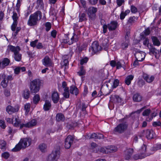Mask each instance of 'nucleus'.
<instances>
[{
    "label": "nucleus",
    "mask_w": 161,
    "mask_h": 161,
    "mask_svg": "<svg viewBox=\"0 0 161 161\" xmlns=\"http://www.w3.org/2000/svg\"><path fill=\"white\" fill-rule=\"evenodd\" d=\"M30 105L29 103L26 104L25 105L24 108L26 110L25 113H26L27 114L28 113L30 110Z\"/></svg>",
    "instance_id": "bf43d9fd"
},
{
    "label": "nucleus",
    "mask_w": 161,
    "mask_h": 161,
    "mask_svg": "<svg viewBox=\"0 0 161 161\" xmlns=\"http://www.w3.org/2000/svg\"><path fill=\"white\" fill-rule=\"evenodd\" d=\"M16 132V130H13L10 127H8V133L10 135H13Z\"/></svg>",
    "instance_id": "6e6d98bb"
},
{
    "label": "nucleus",
    "mask_w": 161,
    "mask_h": 161,
    "mask_svg": "<svg viewBox=\"0 0 161 161\" xmlns=\"http://www.w3.org/2000/svg\"><path fill=\"white\" fill-rule=\"evenodd\" d=\"M142 99V97L139 93H136L133 96V99L135 102H139Z\"/></svg>",
    "instance_id": "c756f323"
},
{
    "label": "nucleus",
    "mask_w": 161,
    "mask_h": 161,
    "mask_svg": "<svg viewBox=\"0 0 161 161\" xmlns=\"http://www.w3.org/2000/svg\"><path fill=\"white\" fill-rule=\"evenodd\" d=\"M143 78L147 82L150 83L153 81L155 79V77L154 75H151L144 74L143 75Z\"/></svg>",
    "instance_id": "a211bd4d"
},
{
    "label": "nucleus",
    "mask_w": 161,
    "mask_h": 161,
    "mask_svg": "<svg viewBox=\"0 0 161 161\" xmlns=\"http://www.w3.org/2000/svg\"><path fill=\"white\" fill-rule=\"evenodd\" d=\"M31 139L29 138L21 139L19 143L12 149V151L16 152L20 151L22 148L25 149L30 145L31 144Z\"/></svg>",
    "instance_id": "f257e3e1"
},
{
    "label": "nucleus",
    "mask_w": 161,
    "mask_h": 161,
    "mask_svg": "<svg viewBox=\"0 0 161 161\" xmlns=\"http://www.w3.org/2000/svg\"><path fill=\"white\" fill-rule=\"evenodd\" d=\"M47 147L46 144L44 143L40 144L39 146V149L42 152H44L46 151Z\"/></svg>",
    "instance_id": "37998d69"
},
{
    "label": "nucleus",
    "mask_w": 161,
    "mask_h": 161,
    "mask_svg": "<svg viewBox=\"0 0 161 161\" xmlns=\"http://www.w3.org/2000/svg\"><path fill=\"white\" fill-rule=\"evenodd\" d=\"M141 39L142 40L143 39L144 40L143 42V44L144 45L148 47V46H149V45L152 44L149 43V39L147 38H145L143 34L141 33Z\"/></svg>",
    "instance_id": "7c9ffc66"
},
{
    "label": "nucleus",
    "mask_w": 161,
    "mask_h": 161,
    "mask_svg": "<svg viewBox=\"0 0 161 161\" xmlns=\"http://www.w3.org/2000/svg\"><path fill=\"white\" fill-rule=\"evenodd\" d=\"M153 125L154 127L160 126L161 123L159 121H155L153 123Z\"/></svg>",
    "instance_id": "338daca9"
},
{
    "label": "nucleus",
    "mask_w": 161,
    "mask_h": 161,
    "mask_svg": "<svg viewBox=\"0 0 161 161\" xmlns=\"http://www.w3.org/2000/svg\"><path fill=\"white\" fill-rule=\"evenodd\" d=\"M87 14L89 18L92 20H94L96 18V14L87 13Z\"/></svg>",
    "instance_id": "4d7b16f0"
},
{
    "label": "nucleus",
    "mask_w": 161,
    "mask_h": 161,
    "mask_svg": "<svg viewBox=\"0 0 161 161\" xmlns=\"http://www.w3.org/2000/svg\"><path fill=\"white\" fill-rule=\"evenodd\" d=\"M104 138V136L103 134H101L98 133L96 134L95 133H93L91 135L90 137V138H94L96 139H101Z\"/></svg>",
    "instance_id": "bb28decb"
},
{
    "label": "nucleus",
    "mask_w": 161,
    "mask_h": 161,
    "mask_svg": "<svg viewBox=\"0 0 161 161\" xmlns=\"http://www.w3.org/2000/svg\"><path fill=\"white\" fill-rule=\"evenodd\" d=\"M130 10L133 13H135L137 11V9L135 6L132 5L131 6Z\"/></svg>",
    "instance_id": "052dcab7"
},
{
    "label": "nucleus",
    "mask_w": 161,
    "mask_h": 161,
    "mask_svg": "<svg viewBox=\"0 0 161 161\" xmlns=\"http://www.w3.org/2000/svg\"><path fill=\"white\" fill-rule=\"evenodd\" d=\"M18 21H13V23L11 26V30L12 31H14L17 25Z\"/></svg>",
    "instance_id": "5fc2aeb1"
},
{
    "label": "nucleus",
    "mask_w": 161,
    "mask_h": 161,
    "mask_svg": "<svg viewBox=\"0 0 161 161\" xmlns=\"http://www.w3.org/2000/svg\"><path fill=\"white\" fill-rule=\"evenodd\" d=\"M128 126L126 122L120 123L115 128L114 131L119 133H122L127 129Z\"/></svg>",
    "instance_id": "0eeeda50"
},
{
    "label": "nucleus",
    "mask_w": 161,
    "mask_h": 161,
    "mask_svg": "<svg viewBox=\"0 0 161 161\" xmlns=\"http://www.w3.org/2000/svg\"><path fill=\"white\" fill-rule=\"evenodd\" d=\"M148 48L149 49L150 53L154 54L159 53V51L152 44L149 46H148Z\"/></svg>",
    "instance_id": "a878e982"
},
{
    "label": "nucleus",
    "mask_w": 161,
    "mask_h": 161,
    "mask_svg": "<svg viewBox=\"0 0 161 161\" xmlns=\"http://www.w3.org/2000/svg\"><path fill=\"white\" fill-rule=\"evenodd\" d=\"M133 152V150L132 148H129L126 150L125 153L124 158L126 160L129 159L132 156Z\"/></svg>",
    "instance_id": "aec40b11"
},
{
    "label": "nucleus",
    "mask_w": 161,
    "mask_h": 161,
    "mask_svg": "<svg viewBox=\"0 0 161 161\" xmlns=\"http://www.w3.org/2000/svg\"><path fill=\"white\" fill-rule=\"evenodd\" d=\"M42 81L39 79H37L33 80L30 83L29 88L32 93H36L38 92L42 84Z\"/></svg>",
    "instance_id": "7ed1b4c3"
},
{
    "label": "nucleus",
    "mask_w": 161,
    "mask_h": 161,
    "mask_svg": "<svg viewBox=\"0 0 161 161\" xmlns=\"http://www.w3.org/2000/svg\"><path fill=\"white\" fill-rule=\"evenodd\" d=\"M52 99L54 103H57L59 99V96L58 93L57 91L53 92L52 94Z\"/></svg>",
    "instance_id": "6ab92c4d"
},
{
    "label": "nucleus",
    "mask_w": 161,
    "mask_h": 161,
    "mask_svg": "<svg viewBox=\"0 0 161 161\" xmlns=\"http://www.w3.org/2000/svg\"><path fill=\"white\" fill-rule=\"evenodd\" d=\"M58 12V10L54 8H51L49 11L50 15L56 17Z\"/></svg>",
    "instance_id": "4c0bfd02"
},
{
    "label": "nucleus",
    "mask_w": 161,
    "mask_h": 161,
    "mask_svg": "<svg viewBox=\"0 0 161 161\" xmlns=\"http://www.w3.org/2000/svg\"><path fill=\"white\" fill-rule=\"evenodd\" d=\"M157 114V113L156 112H155L154 111L150 115V117H148L147 118V120H148V119H149L148 120L149 121H150L153 119V117H154L156 116Z\"/></svg>",
    "instance_id": "603ef678"
},
{
    "label": "nucleus",
    "mask_w": 161,
    "mask_h": 161,
    "mask_svg": "<svg viewBox=\"0 0 161 161\" xmlns=\"http://www.w3.org/2000/svg\"><path fill=\"white\" fill-rule=\"evenodd\" d=\"M138 85L140 87H142L145 84V82L142 80H139L138 82Z\"/></svg>",
    "instance_id": "e2e57ef3"
},
{
    "label": "nucleus",
    "mask_w": 161,
    "mask_h": 161,
    "mask_svg": "<svg viewBox=\"0 0 161 161\" xmlns=\"http://www.w3.org/2000/svg\"><path fill=\"white\" fill-rule=\"evenodd\" d=\"M56 119L58 121H64V120L65 118L64 115L62 113H58L56 115Z\"/></svg>",
    "instance_id": "e433bc0d"
},
{
    "label": "nucleus",
    "mask_w": 161,
    "mask_h": 161,
    "mask_svg": "<svg viewBox=\"0 0 161 161\" xmlns=\"http://www.w3.org/2000/svg\"><path fill=\"white\" fill-rule=\"evenodd\" d=\"M19 110V107L18 105L14 107L11 105H8L6 108V112L9 114H11L13 113L17 112Z\"/></svg>",
    "instance_id": "f8f14e48"
},
{
    "label": "nucleus",
    "mask_w": 161,
    "mask_h": 161,
    "mask_svg": "<svg viewBox=\"0 0 161 161\" xmlns=\"http://www.w3.org/2000/svg\"><path fill=\"white\" fill-rule=\"evenodd\" d=\"M38 41V40H36L34 41L31 42L30 43V45L32 47H35L36 46V44Z\"/></svg>",
    "instance_id": "680f3d73"
},
{
    "label": "nucleus",
    "mask_w": 161,
    "mask_h": 161,
    "mask_svg": "<svg viewBox=\"0 0 161 161\" xmlns=\"http://www.w3.org/2000/svg\"><path fill=\"white\" fill-rule=\"evenodd\" d=\"M13 120H14V122L13 123V125L16 127H20V125L22 124H21V121L19 119V117L18 116H15Z\"/></svg>",
    "instance_id": "5701e85b"
},
{
    "label": "nucleus",
    "mask_w": 161,
    "mask_h": 161,
    "mask_svg": "<svg viewBox=\"0 0 161 161\" xmlns=\"http://www.w3.org/2000/svg\"><path fill=\"white\" fill-rule=\"evenodd\" d=\"M70 92L71 94L77 95L78 94V89L74 86H71Z\"/></svg>",
    "instance_id": "f704fd0d"
},
{
    "label": "nucleus",
    "mask_w": 161,
    "mask_h": 161,
    "mask_svg": "<svg viewBox=\"0 0 161 161\" xmlns=\"http://www.w3.org/2000/svg\"><path fill=\"white\" fill-rule=\"evenodd\" d=\"M128 44L127 42H124L122 44V47L123 49H125L128 47Z\"/></svg>",
    "instance_id": "774afa93"
},
{
    "label": "nucleus",
    "mask_w": 161,
    "mask_h": 161,
    "mask_svg": "<svg viewBox=\"0 0 161 161\" xmlns=\"http://www.w3.org/2000/svg\"><path fill=\"white\" fill-rule=\"evenodd\" d=\"M43 64L46 67H49L52 65V61L49 57L46 56L42 60Z\"/></svg>",
    "instance_id": "f3484780"
},
{
    "label": "nucleus",
    "mask_w": 161,
    "mask_h": 161,
    "mask_svg": "<svg viewBox=\"0 0 161 161\" xmlns=\"http://www.w3.org/2000/svg\"><path fill=\"white\" fill-rule=\"evenodd\" d=\"M107 150V153H113L117 151V147L114 146H108L106 148Z\"/></svg>",
    "instance_id": "473e14b6"
},
{
    "label": "nucleus",
    "mask_w": 161,
    "mask_h": 161,
    "mask_svg": "<svg viewBox=\"0 0 161 161\" xmlns=\"http://www.w3.org/2000/svg\"><path fill=\"white\" fill-rule=\"evenodd\" d=\"M40 98L38 94L35 95L33 97V103L35 104H37L40 100Z\"/></svg>",
    "instance_id": "ea45409f"
},
{
    "label": "nucleus",
    "mask_w": 161,
    "mask_h": 161,
    "mask_svg": "<svg viewBox=\"0 0 161 161\" xmlns=\"http://www.w3.org/2000/svg\"><path fill=\"white\" fill-rule=\"evenodd\" d=\"M135 56L137 60L139 61H142L145 58V54L142 51H137L136 52Z\"/></svg>",
    "instance_id": "ddd939ff"
},
{
    "label": "nucleus",
    "mask_w": 161,
    "mask_h": 161,
    "mask_svg": "<svg viewBox=\"0 0 161 161\" xmlns=\"http://www.w3.org/2000/svg\"><path fill=\"white\" fill-rule=\"evenodd\" d=\"M64 92L63 93V95L64 98H68L69 97V93L68 87H66L64 90Z\"/></svg>",
    "instance_id": "a19ab883"
},
{
    "label": "nucleus",
    "mask_w": 161,
    "mask_h": 161,
    "mask_svg": "<svg viewBox=\"0 0 161 161\" xmlns=\"http://www.w3.org/2000/svg\"><path fill=\"white\" fill-rule=\"evenodd\" d=\"M102 46L104 50H107L108 46V40L107 39H104L102 42Z\"/></svg>",
    "instance_id": "58836bf2"
},
{
    "label": "nucleus",
    "mask_w": 161,
    "mask_h": 161,
    "mask_svg": "<svg viewBox=\"0 0 161 161\" xmlns=\"http://www.w3.org/2000/svg\"><path fill=\"white\" fill-rule=\"evenodd\" d=\"M146 35H148L150 33V29L149 28H147L143 32Z\"/></svg>",
    "instance_id": "0e129e2a"
},
{
    "label": "nucleus",
    "mask_w": 161,
    "mask_h": 161,
    "mask_svg": "<svg viewBox=\"0 0 161 161\" xmlns=\"http://www.w3.org/2000/svg\"><path fill=\"white\" fill-rule=\"evenodd\" d=\"M86 71L85 69H84V67L82 65L80 67V71L78 72V74L80 76H81L84 75L85 74Z\"/></svg>",
    "instance_id": "de8ad7c7"
},
{
    "label": "nucleus",
    "mask_w": 161,
    "mask_h": 161,
    "mask_svg": "<svg viewBox=\"0 0 161 161\" xmlns=\"http://www.w3.org/2000/svg\"><path fill=\"white\" fill-rule=\"evenodd\" d=\"M151 39L154 46H159L160 45V42L157 37L155 36H151Z\"/></svg>",
    "instance_id": "2f4dec72"
},
{
    "label": "nucleus",
    "mask_w": 161,
    "mask_h": 161,
    "mask_svg": "<svg viewBox=\"0 0 161 161\" xmlns=\"http://www.w3.org/2000/svg\"><path fill=\"white\" fill-rule=\"evenodd\" d=\"M22 95L23 97L25 99H28L30 97V92L28 89H25L23 91Z\"/></svg>",
    "instance_id": "c9c22d12"
},
{
    "label": "nucleus",
    "mask_w": 161,
    "mask_h": 161,
    "mask_svg": "<svg viewBox=\"0 0 161 161\" xmlns=\"http://www.w3.org/2000/svg\"><path fill=\"white\" fill-rule=\"evenodd\" d=\"M151 112V110L150 109H147L145 110L142 113V115L143 116H148L149 115Z\"/></svg>",
    "instance_id": "3c124183"
},
{
    "label": "nucleus",
    "mask_w": 161,
    "mask_h": 161,
    "mask_svg": "<svg viewBox=\"0 0 161 161\" xmlns=\"http://www.w3.org/2000/svg\"><path fill=\"white\" fill-rule=\"evenodd\" d=\"M45 26V30L47 31H48L51 28V24L49 22H47L44 24Z\"/></svg>",
    "instance_id": "49530a36"
},
{
    "label": "nucleus",
    "mask_w": 161,
    "mask_h": 161,
    "mask_svg": "<svg viewBox=\"0 0 161 161\" xmlns=\"http://www.w3.org/2000/svg\"><path fill=\"white\" fill-rule=\"evenodd\" d=\"M147 149V146L144 144H143L141 147V148L140 149V151L141 153L140 154H136L134 155L133 158L135 160H137L139 159H142L145 157L149 156L151 153L148 154V153H145L146 152Z\"/></svg>",
    "instance_id": "39448f33"
},
{
    "label": "nucleus",
    "mask_w": 161,
    "mask_h": 161,
    "mask_svg": "<svg viewBox=\"0 0 161 161\" xmlns=\"http://www.w3.org/2000/svg\"><path fill=\"white\" fill-rule=\"evenodd\" d=\"M110 99L111 101L114 103H121L122 101L121 98L118 96L111 95L110 97Z\"/></svg>",
    "instance_id": "393cba45"
},
{
    "label": "nucleus",
    "mask_w": 161,
    "mask_h": 161,
    "mask_svg": "<svg viewBox=\"0 0 161 161\" xmlns=\"http://www.w3.org/2000/svg\"><path fill=\"white\" fill-rule=\"evenodd\" d=\"M137 18L133 16L130 17L128 19L126 23V25L127 26L130 27L131 26L133 23L135 22L136 20H137Z\"/></svg>",
    "instance_id": "412c9836"
},
{
    "label": "nucleus",
    "mask_w": 161,
    "mask_h": 161,
    "mask_svg": "<svg viewBox=\"0 0 161 161\" xmlns=\"http://www.w3.org/2000/svg\"><path fill=\"white\" fill-rule=\"evenodd\" d=\"M145 135L147 138L148 139H151L155 137L156 136L153 130H147L144 131Z\"/></svg>",
    "instance_id": "9b49d317"
},
{
    "label": "nucleus",
    "mask_w": 161,
    "mask_h": 161,
    "mask_svg": "<svg viewBox=\"0 0 161 161\" xmlns=\"http://www.w3.org/2000/svg\"><path fill=\"white\" fill-rule=\"evenodd\" d=\"M101 49V47L99 45L97 41L94 42L89 49V51L91 53L92 55H94Z\"/></svg>",
    "instance_id": "423d86ee"
},
{
    "label": "nucleus",
    "mask_w": 161,
    "mask_h": 161,
    "mask_svg": "<svg viewBox=\"0 0 161 161\" xmlns=\"http://www.w3.org/2000/svg\"><path fill=\"white\" fill-rule=\"evenodd\" d=\"M51 107V103L47 100L45 101V103L43 106V109L45 111L49 110Z\"/></svg>",
    "instance_id": "c85d7f7f"
},
{
    "label": "nucleus",
    "mask_w": 161,
    "mask_h": 161,
    "mask_svg": "<svg viewBox=\"0 0 161 161\" xmlns=\"http://www.w3.org/2000/svg\"><path fill=\"white\" fill-rule=\"evenodd\" d=\"M89 60V58L87 57H85L80 60V64L81 66L86 63Z\"/></svg>",
    "instance_id": "09e8293b"
},
{
    "label": "nucleus",
    "mask_w": 161,
    "mask_h": 161,
    "mask_svg": "<svg viewBox=\"0 0 161 161\" xmlns=\"http://www.w3.org/2000/svg\"><path fill=\"white\" fill-rule=\"evenodd\" d=\"M118 26V23L116 21H112L108 25V28L110 31L115 30Z\"/></svg>",
    "instance_id": "dca6fc26"
},
{
    "label": "nucleus",
    "mask_w": 161,
    "mask_h": 161,
    "mask_svg": "<svg viewBox=\"0 0 161 161\" xmlns=\"http://www.w3.org/2000/svg\"><path fill=\"white\" fill-rule=\"evenodd\" d=\"M97 10V8L91 7L88 9L87 13L96 14Z\"/></svg>",
    "instance_id": "c03bdc74"
},
{
    "label": "nucleus",
    "mask_w": 161,
    "mask_h": 161,
    "mask_svg": "<svg viewBox=\"0 0 161 161\" xmlns=\"http://www.w3.org/2000/svg\"><path fill=\"white\" fill-rule=\"evenodd\" d=\"M36 8L39 9H43L44 8V4L43 0H36Z\"/></svg>",
    "instance_id": "4be33fe9"
},
{
    "label": "nucleus",
    "mask_w": 161,
    "mask_h": 161,
    "mask_svg": "<svg viewBox=\"0 0 161 161\" xmlns=\"http://www.w3.org/2000/svg\"><path fill=\"white\" fill-rule=\"evenodd\" d=\"M14 119V118H13V119H11L9 118H5V120L7 122L9 123H12V124L14 122V120H13Z\"/></svg>",
    "instance_id": "69168bd1"
},
{
    "label": "nucleus",
    "mask_w": 161,
    "mask_h": 161,
    "mask_svg": "<svg viewBox=\"0 0 161 161\" xmlns=\"http://www.w3.org/2000/svg\"><path fill=\"white\" fill-rule=\"evenodd\" d=\"M112 83L113 85H111V88L112 89V90L111 91V89H110L108 93L105 94L104 93L103 95H107L109 94L111 92V91H112V90L114 88H116L118 86L119 83V81L118 79H116L114 80V81L112 82Z\"/></svg>",
    "instance_id": "b1692460"
},
{
    "label": "nucleus",
    "mask_w": 161,
    "mask_h": 161,
    "mask_svg": "<svg viewBox=\"0 0 161 161\" xmlns=\"http://www.w3.org/2000/svg\"><path fill=\"white\" fill-rule=\"evenodd\" d=\"M74 138L71 136H68L65 139L64 141V147L68 149L70 148L74 142Z\"/></svg>",
    "instance_id": "1a4fd4ad"
},
{
    "label": "nucleus",
    "mask_w": 161,
    "mask_h": 161,
    "mask_svg": "<svg viewBox=\"0 0 161 161\" xmlns=\"http://www.w3.org/2000/svg\"><path fill=\"white\" fill-rule=\"evenodd\" d=\"M60 151L58 149L53 152L48 158L47 161H57L60 156Z\"/></svg>",
    "instance_id": "6e6552de"
},
{
    "label": "nucleus",
    "mask_w": 161,
    "mask_h": 161,
    "mask_svg": "<svg viewBox=\"0 0 161 161\" xmlns=\"http://www.w3.org/2000/svg\"><path fill=\"white\" fill-rule=\"evenodd\" d=\"M66 39H64V42L65 43H68L69 45H70L73 43L74 41V36H73L71 38L70 41L69 40V38L67 37H66Z\"/></svg>",
    "instance_id": "a18cd8bd"
},
{
    "label": "nucleus",
    "mask_w": 161,
    "mask_h": 161,
    "mask_svg": "<svg viewBox=\"0 0 161 161\" xmlns=\"http://www.w3.org/2000/svg\"><path fill=\"white\" fill-rule=\"evenodd\" d=\"M10 61L8 58H5L0 61V69H4L9 65Z\"/></svg>",
    "instance_id": "9d476101"
},
{
    "label": "nucleus",
    "mask_w": 161,
    "mask_h": 161,
    "mask_svg": "<svg viewBox=\"0 0 161 161\" xmlns=\"http://www.w3.org/2000/svg\"><path fill=\"white\" fill-rule=\"evenodd\" d=\"M42 13L40 11H37L31 14L27 22L28 25L31 26L36 25L38 21L42 19Z\"/></svg>",
    "instance_id": "f03ea898"
},
{
    "label": "nucleus",
    "mask_w": 161,
    "mask_h": 161,
    "mask_svg": "<svg viewBox=\"0 0 161 161\" xmlns=\"http://www.w3.org/2000/svg\"><path fill=\"white\" fill-rule=\"evenodd\" d=\"M0 126L3 129L6 128V125L4 120H0Z\"/></svg>",
    "instance_id": "13d9d810"
},
{
    "label": "nucleus",
    "mask_w": 161,
    "mask_h": 161,
    "mask_svg": "<svg viewBox=\"0 0 161 161\" xmlns=\"http://www.w3.org/2000/svg\"><path fill=\"white\" fill-rule=\"evenodd\" d=\"M36 120L33 119L26 123H22L20 125V129H22L24 127L30 128L36 125Z\"/></svg>",
    "instance_id": "4468645a"
},
{
    "label": "nucleus",
    "mask_w": 161,
    "mask_h": 161,
    "mask_svg": "<svg viewBox=\"0 0 161 161\" xmlns=\"http://www.w3.org/2000/svg\"><path fill=\"white\" fill-rule=\"evenodd\" d=\"M6 76L3 73L0 75V79H2L1 83V85L3 88H6L8 85V82L6 80Z\"/></svg>",
    "instance_id": "2eb2a0df"
},
{
    "label": "nucleus",
    "mask_w": 161,
    "mask_h": 161,
    "mask_svg": "<svg viewBox=\"0 0 161 161\" xmlns=\"http://www.w3.org/2000/svg\"><path fill=\"white\" fill-rule=\"evenodd\" d=\"M79 22H82L85 21L87 19V17L86 14L83 13H80L79 14Z\"/></svg>",
    "instance_id": "cd10ccee"
},
{
    "label": "nucleus",
    "mask_w": 161,
    "mask_h": 161,
    "mask_svg": "<svg viewBox=\"0 0 161 161\" xmlns=\"http://www.w3.org/2000/svg\"><path fill=\"white\" fill-rule=\"evenodd\" d=\"M134 78V76L132 75H130L127 76L125 79V82L127 85L130 84L131 81L133 80Z\"/></svg>",
    "instance_id": "72a5a7b5"
},
{
    "label": "nucleus",
    "mask_w": 161,
    "mask_h": 161,
    "mask_svg": "<svg viewBox=\"0 0 161 161\" xmlns=\"http://www.w3.org/2000/svg\"><path fill=\"white\" fill-rule=\"evenodd\" d=\"M12 18L13 21H17V20L18 19V14L16 12L14 11L13 12Z\"/></svg>",
    "instance_id": "8fccbe9b"
},
{
    "label": "nucleus",
    "mask_w": 161,
    "mask_h": 161,
    "mask_svg": "<svg viewBox=\"0 0 161 161\" xmlns=\"http://www.w3.org/2000/svg\"><path fill=\"white\" fill-rule=\"evenodd\" d=\"M9 156L10 154L8 152H5L2 154V157L5 159H7Z\"/></svg>",
    "instance_id": "864d4df0"
},
{
    "label": "nucleus",
    "mask_w": 161,
    "mask_h": 161,
    "mask_svg": "<svg viewBox=\"0 0 161 161\" xmlns=\"http://www.w3.org/2000/svg\"><path fill=\"white\" fill-rule=\"evenodd\" d=\"M6 143L4 140H0V148L5 150L6 149Z\"/></svg>",
    "instance_id": "79ce46f5"
},
{
    "label": "nucleus",
    "mask_w": 161,
    "mask_h": 161,
    "mask_svg": "<svg viewBox=\"0 0 161 161\" xmlns=\"http://www.w3.org/2000/svg\"><path fill=\"white\" fill-rule=\"evenodd\" d=\"M8 49L14 53L13 57L14 60L18 62L20 61L22 58V54L19 53L21 50L19 47H15L10 45L8 46Z\"/></svg>",
    "instance_id": "20e7f679"
}]
</instances>
